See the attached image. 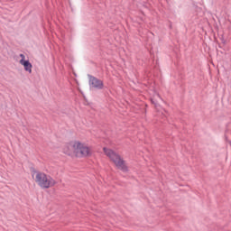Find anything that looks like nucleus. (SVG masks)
<instances>
[{
  "mask_svg": "<svg viewBox=\"0 0 231 231\" xmlns=\"http://www.w3.org/2000/svg\"><path fill=\"white\" fill-rule=\"evenodd\" d=\"M103 151L108 158L115 163L116 167L119 169V171H122L123 172H129V168L127 167V164H125V161L122 159L120 154L115 152V151L106 148H103Z\"/></svg>",
  "mask_w": 231,
  "mask_h": 231,
  "instance_id": "obj_1",
  "label": "nucleus"
},
{
  "mask_svg": "<svg viewBox=\"0 0 231 231\" xmlns=\"http://www.w3.org/2000/svg\"><path fill=\"white\" fill-rule=\"evenodd\" d=\"M20 64L23 66L25 71H28V73H32V68H33V65L30 63V60H20Z\"/></svg>",
  "mask_w": 231,
  "mask_h": 231,
  "instance_id": "obj_5",
  "label": "nucleus"
},
{
  "mask_svg": "<svg viewBox=\"0 0 231 231\" xmlns=\"http://www.w3.org/2000/svg\"><path fill=\"white\" fill-rule=\"evenodd\" d=\"M89 87L93 89H104V81L98 79V78L88 75Z\"/></svg>",
  "mask_w": 231,
  "mask_h": 231,
  "instance_id": "obj_4",
  "label": "nucleus"
},
{
  "mask_svg": "<svg viewBox=\"0 0 231 231\" xmlns=\"http://www.w3.org/2000/svg\"><path fill=\"white\" fill-rule=\"evenodd\" d=\"M72 147L76 156H79V158H88L93 154L91 148L79 141H76Z\"/></svg>",
  "mask_w": 231,
  "mask_h": 231,
  "instance_id": "obj_3",
  "label": "nucleus"
},
{
  "mask_svg": "<svg viewBox=\"0 0 231 231\" xmlns=\"http://www.w3.org/2000/svg\"><path fill=\"white\" fill-rule=\"evenodd\" d=\"M34 174H36L34 181L41 187V189H50L51 187H55V185H57V181H55L51 176H48L42 171H35Z\"/></svg>",
  "mask_w": 231,
  "mask_h": 231,
  "instance_id": "obj_2",
  "label": "nucleus"
},
{
  "mask_svg": "<svg viewBox=\"0 0 231 231\" xmlns=\"http://www.w3.org/2000/svg\"><path fill=\"white\" fill-rule=\"evenodd\" d=\"M152 104H154V101L152 99Z\"/></svg>",
  "mask_w": 231,
  "mask_h": 231,
  "instance_id": "obj_7",
  "label": "nucleus"
},
{
  "mask_svg": "<svg viewBox=\"0 0 231 231\" xmlns=\"http://www.w3.org/2000/svg\"><path fill=\"white\" fill-rule=\"evenodd\" d=\"M20 57H21V60H26L24 59H26V57L24 56V54H20Z\"/></svg>",
  "mask_w": 231,
  "mask_h": 231,
  "instance_id": "obj_6",
  "label": "nucleus"
}]
</instances>
